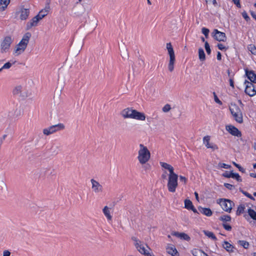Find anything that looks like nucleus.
I'll return each mask as SVG.
<instances>
[{"label":"nucleus","instance_id":"7ed1b4c3","mask_svg":"<svg viewBox=\"0 0 256 256\" xmlns=\"http://www.w3.org/2000/svg\"><path fill=\"white\" fill-rule=\"evenodd\" d=\"M166 48L170 56V62L168 65V70L172 72L174 70V64L175 62V55L173 48L170 42L166 44Z\"/></svg>","mask_w":256,"mask_h":256},{"label":"nucleus","instance_id":"09e8293b","mask_svg":"<svg viewBox=\"0 0 256 256\" xmlns=\"http://www.w3.org/2000/svg\"><path fill=\"white\" fill-rule=\"evenodd\" d=\"M170 106L169 104H166L162 108V111L164 112H166L170 111Z\"/></svg>","mask_w":256,"mask_h":256},{"label":"nucleus","instance_id":"39448f33","mask_svg":"<svg viewBox=\"0 0 256 256\" xmlns=\"http://www.w3.org/2000/svg\"><path fill=\"white\" fill-rule=\"evenodd\" d=\"M12 42L13 40L11 36H5L0 44V52L2 54L6 52Z\"/></svg>","mask_w":256,"mask_h":256},{"label":"nucleus","instance_id":"2eb2a0df","mask_svg":"<svg viewBox=\"0 0 256 256\" xmlns=\"http://www.w3.org/2000/svg\"><path fill=\"white\" fill-rule=\"evenodd\" d=\"M142 242L141 241H139L138 242H135L134 246L137 250L142 254H146L147 250L144 247Z\"/></svg>","mask_w":256,"mask_h":256},{"label":"nucleus","instance_id":"3c124183","mask_svg":"<svg viewBox=\"0 0 256 256\" xmlns=\"http://www.w3.org/2000/svg\"><path fill=\"white\" fill-rule=\"evenodd\" d=\"M222 226L224 228L228 231H230L232 230V226L226 223H223Z\"/></svg>","mask_w":256,"mask_h":256},{"label":"nucleus","instance_id":"0e129e2a","mask_svg":"<svg viewBox=\"0 0 256 256\" xmlns=\"http://www.w3.org/2000/svg\"><path fill=\"white\" fill-rule=\"evenodd\" d=\"M166 174H167V172L166 171H164V172L162 174V178L163 179V180H165V179H166Z\"/></svg>","mask_w":256,"mask_h":256},{"label":"nucleus","instance_id":"6ab92c4d","mask_svg":"<svg viewBox=\"0 0 256 256\" xmlns=\"http://www.w3.org/2000/svg\"><path fill=\"white\" fill-rule=\"evenodd\" d=\"M172 234L180 238V239L184 240L188 242L190 240V238L189 236L184 232H174Z\"/></svg>","mask_w":256,"mask_h":256},{"label":"nucleus","instance_id":"7c9ffc66","mask_svg":"<svg viewBox=\"0 0 256 256\" xmlns=\"http://www.w3.org/2000/svg\"><path fill=\"white\" fill-rule=\"evenodd\" d=\"M204 232L206 236L210 238H211L212 240H217L216 237L215 236V235L212 232L208 230H204Z\"/></svg>","mask_w":256,"mask_h":256},{"label":"nucleus","instance_id":"aec40b11","mask_svg":"<svg viewBox=\"0 0 256 256\" xmlns=\"http://www.w3.org/2000/svg\"><path fill=\"white\" fill-rule=\"evenodd\" d=\"M133 119L140 120H144L146 119L145 114L143 112H139L136 110L134 114L133 115Z\"/></svg>","mask_w":256,"mask_h":256},{"label":"nucleus","instance_id":"338daca9","mask_svg":"<svg viewBox=\"0 0 256 256\" xmlns=\"http://www.w3.org/2000/svg\"><path fill=\"white\" fill-rule=\"evenodd\" d=\"M216 58H217L218 60H222V54L220 52H218Z\"/></svg>","mask_w":256,"mask_h":256},{"label":"nucleus","instance_id":"473e14b6","mask_svg":"<svg viewBox=\"0 0 256 256\" xmlns=\"http://www.w3.org/2000/svg\"><path fill=\"white\" fill-rule=\"evenodd\" d=\"M248 213L251 218L253 220H256V212L254 210L249 208L248 210Z\"/></svg>","mask_w":256,"mask_h":256},{"label":"nucleus","instance_id":"37998d69","mask_svg":"<svg viewBox=\"0 0 256 256\" xmlns=\"http://www.w3.org/2000/svg\"><path fill=\"white\" fill-rule=\"evenodd\" d=\"M233 164L236 167L238 170L242 173H244L246 172V170L242 167L240 164H236L235 162H232Z\"/></svg>","mask_w":256,"mask_h":256},{"label":"nucleus","instance_id":"bf43d9fd","mask_svg":"<svg viewBox=\"0 0 256 256\" xmlns=\"http://www.w3.org/2000/svg\"><path fill=\"white\" fill-rule=\"evenodd\" d=\"M180 181L184 182V184H186L188 181L187 178L186 177L182 176H180Z\"/></svg>","mask_w":256,"mask_h":256},{"label":"nucleus","instance_id":"5701e85b","mask_svg":"<svg viewBox=\"0 0 256 256\" xmlns=\"http://www.w3.org/2000/svg\"><path fill=\"white\" fill-rule=\"evenodd\" d=\"M230 110L232 114L242 112L240 108L236 104H231V106L230 107Z\"/></svg>","mask_w":256,"mask_h":256},{"label":"nucleus","instance_id":"b1692460","mask_svg":"<svg viewBox=\"0 0 256 256\" xmlns=\"http://www.w3.org/2000/svg\"><path fill=\"white\" fill-rule=\"evenodd\" d=\"M32 36L31 33L30 32H26L23 36L22 40L20 42L24 44L26 46H28V44L29 42L30 39Z\"/></svg>","mask_w":256,"mask_h":256},{"label":"nucleus","instance_id":"20e7f679","mask_svg":"<svg viewBox=\"0 0 256 256\" xmlns=\"http://www.w3.org/2000/svg\"><path fill=\"white\" fill-rule=\"evenodd\" d=\"M218 204H219L223 210L228 212H230L234 203L231 200L226 198H220L217 200Z\"/></svg>","mask_w":256,"mask_h":256},{"label":"nucleus","instance_id":"a211bd4d","mask_svg":"<svg viewBox=\"0 0 256 256\" xmlns=\"http://www.w3.org/2000/svg\"><path fill=\"white\" fill-rule=\"evenodd\" d=\"M166 250L167 252L172 256H179V253L174 246H168L166 248Z\"/></svg>","mask_w":256,"mask_h":256},{"label":"nucleus","instance_id":"e2e57ef3","mask_svg":"<svg viewBox=\"0 0 256 256\" xmlns=\"http://www.w3.org/2000/svg\"><path fill=\"white\" fill-rule=\"evenodd\" d=\"M7 136V135L6 134H4L2 137L0 138V146H2V144L3 143V141L4 140V139L6 138V137Z\"/></svg>","mask_w":256,"mask_h":256},{"label":"nucleus","instance_id":"c9c22d12","mask_svg":"<svg viewBox=\"0 0 256 256\" xmlns=\"http://www.w3.org/2000/svg\"><path fill=\"white\" fill-rule=\"evenodd\" d=\"M22 88L21 86H18L15 87L13 90V94L14 95H18L21 94Z\"/></svg>","mask_w":256,"mask_h":256},{"label":"nucleus","instance_id":"4c0bfd02","mask_svg":"<svg viewBox=\"0 0 256 256\" xmlns=\"http://www.w3.org/2000/svg\"><path fill=\"white\" fill-rule=\"evenodd\" d=\"M248 50L251 52V53L253 54H256V47L254 44H250L248 46Z\"/></svg>","mask_w":256,"mask_h":256},{"label":"nucleus","instance_id":"a19ab883","mask_svg":"<svg viewBox=\"0 0 256 256\" xmlns=\"http://www.w3.org/2000/svg\"><path fill=\"white\" fill-rule=\"evenodd\" d=\"M204 48H205L206 53L208 54H210V52H211V50H210L209 44L208 43V42L207 41L205 42H204Z\"/></svg>","mask_w":256,"mask_h":256},{"label":"nucleus","instance_id":"a18cd8bd","mask_svg":"<svg viewBox=\"0 0 256 256\" xmlns=\"http://www.w3.org/2000/svg\"><path fill=\"white\" fill-rule=\"evenodd\" d=\"M202 33L204 35L206 38H208V34L210 30L208 28H202Z\"/></svg>","mask_w":256,"mask_h":256},{"label":"nucleus","instance_id":"f03ea898","mask_svg":"<svg viewBox=\"0 0 256 256\" xmlns=\"http://www.w3.org/2000/svg\"><path fill=\"white\" fill-rule=\"evenodd\" d=\"M178 175L174 172L169 174L168 182L167 184L168 190L170 192H174L178 186Z\"/></svg>","mask_w":256,"mask_h":256},{"label":"nucleus","instance_id":"052dcab7","mask_svg":"<svg viewBox=\"0 0 256 256\" xmlns=\"http://www.w3.org/2000/svg\"><path fill=\"white\" fill-rule=\"evenodd\" d=\"M206 2L207 3H212L214 5L216 6V0H206Z\"/></svg>","mask_w":256,"mask_h":256},{"label":"nucleus","instance_id":"c03bdc74","mask_svg":"<svg viewBox=\"0 0 256 256\" xmlns=\"http://www.w3.org/2000/svg\"><path fill=\"white\" fill-rule=\"evenodd\" d=\"M208 148H211L212 150H218V146H217V145L215 144H214L212 143H210L209 144V146L208 145V146H206Z\"/></svg>","mask_w":256,"mask_h":256},{"label":"nucleus","instance_id":"f257e3e1","mask_svg":"<svg viewBox=\"0 0 256 256\" xmlns=\"http://www.w3.org/2000/svg\"><path fill=\"white\" fill-rule=\"evenodd\" d=\"M138 159L142 164H146L150 158V153L147 147L142 144H140Z\"/></svg>","mask_w":256,"mask_h":256},{"label":"nucleus","instance_id":"412c9836","mask_svg":"<svg viewBox=\"0 0 256 256\" xmlns=\"http://www.w3.org/2000/svg\"><path fill=\"white\" fill-rule=\"evenodd\" d=\"M198 210L202 214L208 216H210L212 214V211L210 208H202L201 206H199L198 208Z\"/></svg>","mask_w":256,"mask_h":256},{"label":"nucleus","instance_id":"cd10ccee","mask_svg":"<svg viewBox=\"0 0 256 256\" xmlns=\"http://www.w3.org/2000/svg\"><path fill=\"white\" fill-rule=\"evenodd\" d=\"M10 0H0V11H4L7 8Z\"/></svg>","mask_w":256,"mask_h":256},{"label":"nucleus","instance_id":"393cba45","mask_svg":"<svg viewBox=\"0 0 256 256\" xmlns=\"http://www.w3.org/2000/svg\"><path fill=\"white\" fill-rule=\"evenodd\" d=\"M160 165L163 168L168 170L170 172V174L174 172V168L171 165L164 162H160Z\"/></svg>","mask_w":256,"mask_h":256},{"label":"nucleus","instance_id":"bb28decb","mask_svg":"<svg viewBox=\"0 0 256 256\" xmlns=\"http://www.w3.org/2000/svg\"><path fill=\"white\" fill-rule=\"evenodd\" d=\"M232 114L234 117V118L236 122L239 124H242L243 122V116L242 112Z\"/></svg>","mask_w":256,"mask_h":256},{"label":"nucleus","instance_id":"5fc2aeb1","mask_svg":"<svg viewBox=\"0 0 256 256\" xmlns=\"http://www.w3.org/2000/svg\"><path fill=\"white\" fill-rule=\"evenodd\" d=\"M242 16L244 18V20L246 22H248L250 20V18L248 15L247 13L246 12H242Z\"/></svg>","mask_w":256,"mask_h":256},{"label":"nucleus","instance_id":"f8f14e48","mask_svg":"<svg viewBox=\"0 0 256 256\" xmlns=\"http://www.w3.org/2000/svg\"><path fill=\"white\" fill-rule=\"evenodd\" d=\"M90 182L92 184V188L95 193L102 192V186L98 181L94 179H91Z\"/></svg>","mask_w":256,"mask_h":256},{"label":"nucleus","instance_id":"dca6fc26","mask_svg":"<svg viewBox=\"0 0 256 256\" xmlns=\"http://www.w3.org/2000/svg\"><path fill=\"white\" fill-rule=\"evenodd\" d=\"M26 47L27 46H26L24 44L20 42L16 46V48L14 50L15 53H17L18 55L21 54L24 51Z\"/></svg>","mask_w":256,"mask_h":256},{"label":"nucleus","instance_id":"864d4df0","mask_svg":"<svg viewBox=\"0 0 256 256\" xmlns=\"http://www.w3.org/2000/svg\"><path fill=\"white\" fill-rule=\"evenodd\" d=\"M224 186L230 190H232L234 188V185L228 183H224Z\"/></svg>","mask_w":256,"mask_h":256},{"label":"nucleus","instance_id":"e433bc0d","mask_svg":"<svg viewBox=\"0 0 256 256\" xmlns=\"http://www.w3.org/2000/svg\"><path fill=\"white\" fill-rule=\"evenodd\" d=\"M238 243L246 249L248 248L249 246V243L245 240H238Z\"/></svg>","mask_w":256,"mask_h":256},{"label":"nucleus","instance_id":"ddd939ff","mask_svg":"<svg viewBox=\"0 0 256 256\" xmlns=\"http://www.w3.org/2000/svg\"><path fill=\"white\" fill-rule=\"evenodd\" d=\"M246 74L250 80V82L256 83V74L253 70H249L248 69L245 70Z\"/></svg>","mask_w":256,"mask_h":256},{"label":"nucleus","instance_id":"603ef678","mask_svg":"<svg viewBox=\"0 0 256 256\" xmlns=\"http://www.w3.org/2000/svg\"><path fill=\"white\" fill-rule=\"evenodd\" d=\"M6 188V184L3 181L0 180V190H3Z\"/></svg>","mask_w":256,"mask_h":256},{"label":"nucleus","instance_id":"13d9d810","mask_svg":"<svg viewBox=\"0 0 256 256\" xmlns=\"http://www.w3.org/2000/svg\"><path fill=\"white\" fill-rule=\"evenodd\" d=\"M232 2L238 8H241V5L240 4V0H232Z\"/></svg>","mask_w":256,"mask_h":256},{"label":"nucleus","instance_id":"c85d7f7f","mask_svg":"<svg viewBox=\"0 0 256 256\" xmlns=\"http://www.w3.org/2000/svg\"><path fill=\"white\" fill-rule=\"evenodd\" d=\"M105 216L107 218L108 220H112V216L110 214V212L107 206H105L102 210Z\"/></svg>","mask_w":256,"mask_h":256},{"label":"nucleus","instance_id":"4d7b16f0","mask_svg":"<svg viewBox=\"0 0 256 256\" xmlns=\"http://www.w3.org/2000/svg\"><path fill=\"white\" fill-rule=\"evenodd\" d=\"M213 94H214V101L216 102L217 104H218L222 105V103L219 100V98H218V97L216 95V93L214 92Z\"/></svg>","mask_w":256,"mask_h":256},{"label":"nucleus","instance_id":"4be33fe9","mask_svg":"<svg viewBox=\"0 0 256 256\" xmlns=\"http://www.w3.org/2000/svg\"><path fill=\"white\" fill-rule=\"evenodd\" d=\"M194 256H208L206 252L201 250L194 248L191 250Z\"/></svg>","mask_w":256,"mask_h":256},{"label":"nucleus","instance_id":"69168bd1","mask_svg":"<svg viewBox=\"0 0 256 256\" xmlns=\"http://www.w3.org/2000/svg\"><path fill=\"white\" fill-rule=\"evenodd\" d=\"M230 86H232L233 88H234V82L232 78L230 79Z\"/></svg>","mask_w":256,"mask_h":256},{"label":"nucleus","instance_id":"2f4dec72","mask_svg":"<svg viewBox=\"0 0 256 256\" xmlns=\"http://www.w3.org/2000/svg\"><path fill=\"white\" fill-rule=\"evenodd\" d=\"M244 210H245L244 205L243 204H240L236 212V214L237 216L240 215L242 214H243L244 212Z\"/></svg>","mask_w":256,"mask_h":256},{"label":"nucleus","instance_id":"6e6d98bb","mask_svg":"<svg viewBox=\"0 0 256 256\" xmlns=\"http://www.w3.org/2000/svg\"><path fill=\"white\" fill-rule=\"evenodd\" d=\"M218 48L221 50H226L228 48L224 46L222 44H218L217 45Z\"/></svg>","mask_w":256,"mask_h":256},{"label":"nucleus","instance_id":"49530a36","mask_svg":"<svg viewBox=\"0 0 256 256\" xmlns=\"http://www.w3.org/2000/svg\"><path fill=\"white\" fill-rule=\"evenodd\" d=\"M232 171L230 172H229L228 171H226L224 173L222 174V176L224 177H225L226 178H232Z\"/></svg>","mask_w":256,"mask_h":256},{"label":"nucleus","instance_id":"680f3d73","mask_svg":"<svg viewBox=\"0 0 256 256\" xmlns=\"http://www.w3.org/2000/svg\"><path fill=\"white\" fill-rule=\"evenodd\" d=\"M10 252L8 250H6L4 252L3 256H10Z\"/></svg>","mask_w":256,"mask_h":256},{"label":"nucleus","instance_id":"79ce46f5","mask_svg":"<svg viewBox=\"0 0 256 256\" xmlns=\"http://www.w3.org/2000/svg\"><path fill=\"white\" fill-rule=\"evenodd\" d=\"M210 138V137L209 136H205L204 137L203 142H204V144L206 145V146H208V145L209 146Z\"/></svg>","mask_w":256,"mask_h":256},{"label":"nucleus","instance_id":"58836bf2","mask_svg":"<svg viewBox=\"0 0 256 256\" xmlns=\"http://www.w3.org/2000/svg\"><path fill=\"white\" fill-rule=\"evenodd\" d=\"M240 192L242 194H244L245 196L246 197L250 198V199L252 200H254V198L248 192L244 191L242 188H240L239 189Z\"/></svg>","mask_w":256,"mask_h":256},{"label":"nucleus","instance_id":"9d476101","mask_svg":"<svg viewBox=\"0 0 256 256\" xmlns=\"http://www.w3.org/2000/svg\"><path fill=\"white\" fill-rule=\"evenodd\" d=\"M136 110H134L132 108H128L123 110L121 112V115L124 118H133V115L134 114Z\"/></svg>","mask_w":256,"mask_h":256},{"label":"nucleus","instance_id":"4468645a","mask_svg":"<svg viewBox=\"0 0 256 256\" xmlns=\"http://www.w3.org/2000/svg\"><path fill=\"white\" fill-rule=\"evenodd\" d=\"M39 21L40 20L36 16H34L31 20L27 22L26 29L28 30L30 29L32 26H36Z\"/></svg>","mask_w":256,"mask_h":256},{"label":"nucleus","instance_id":"ea45409f","mask_svg":"<svg viewBox=\"0 0 256 256\" xmlns=\"http://www.w3.org/2000/svg\"><path fill=\"white\" fill-rule=\"evenodd\" d=\"M232 178H235L238 182H242V179L238 174L232 172Z\"/></svg>","mask_w":256,"mask_h":256},{"label":"nucleus","instance_id":"f3484780","mask_svg":"<svg viewBox=\"0 0 256 256\" xmlns=\"http://www.w3.org/2000/svg\"><path fill=\"white\" fill-rule=\"evenodd\" d=\"M50 8V6H48L44 9L42 10L36 16L40 20L48 14Z\"/></svg>","mask_w":256,"mask_h":256},{"label":"nucleus","instance_id":"9b49d317","mask_svg":"<svg viewBox=\"0 0 256 256\" xmlns=\"http://www.w3.org/2000/svg\"><path fill=\"white\" fill-rule=\"evenodd\" d=\"M16 13H20V18L22 20H26L28 18V16L30 14V10L29 8H26L24 6H21L20 10L18 12H16Z\"/></svg>","mask_w":256,"mask_h":256},{"label":"nucleus","instance_id":"8fccbe9b","mask_svg":"<svg viewBox=\"0 0 256 256\" xmlns=\"http://www.w3.org/2000/svg\"><path fill=\"white\" fill-rule=\"evenodd\" d=\"M12 65V64L10 62H6L5 64H4V65L2 66V68H0V69H2V70L3 69L10 68L11 67Z\"/></svg>","mask_w":256,"mask_h":256},{"label":"nucleus","instance_id":"de8ad7c7","mask_svg":"<svg viewBox=\"0 0 256 256\" xmlns=\"http://www.w3.org/2000/svg\"><path fill=\"white\" fill-rule=\"evenodd\" d=\"M218 166L220 168H226V169L230 168L231 167V166L230 165L226 164L224 163H222V162H220L218 164Z\"/></svg>","mask_w":256,"mask_h":256},{"label":"nucleus","instance_id":"1a4fd4ad","mask_svg":"<svg viewBox=\"0 0 256 256\" xmlns=\"http://www.w3.org/2000/svg\"><path fill=\"white\" fill-rule=\"evenodd\" d=\"M226 130L232 136L238 138L242 136V132L238 128L232 125H228L226 126Z\"/></svg>","mask_w":256,"mask_h":256},{"label":"nucleus","instance_id":"a878e982","mask_svg":"<svg viewBox=\"0 0 256 256\" xmlns=\"http://www.w3.org/2000/svg\"><path fill=\"white\" fill-rule=\"evenodd\" d=\"M224 244H222L223 248L228 252H234L233 248H234V246L230 244L227 241H224Z\"/></svg>","mask_w":256,"mask_h":256},{"label":"nucleus","instance_id":"6e6552de","mask_svg":"<svg viewBox=\"0 0 256 256\" xmlns=\"http://www.w3.org/2000/svg\"><path fill=\"white\" fill-rule=\"evenodd\" d=\"M212 36L218 42H226L227 38L226 34L214 29L212 33Z\"/></svg>","mask_w":256,"mask_h":256},{"label":"nucleus","instance_id":"423d86ee","mask_svg":"<svg viewBox=\"0 0 256 256\" xmlns=\"http://www.w3.org/2000/svg\"><path fill=\"white\" fill-rule=\"evenodd\" d=\"M65 126L63 124H57L53 125L43 130V133L44 134L48 136L58 131L62 130L64 128Z\"/></svg>","mask_w":256,"mask_h":256},{"label":"nucleus","instance_id":"774afa93","mask_svg":"<svg viewBox=\"0 0 256 256\" xmlns=\"http://www.w3.org/2000/svg\"><path fill=\"white\" fill-rule=\"evenodd\" d=\"M250 14L252 16L254 19L256 20V14L253 11H250Z\"/></svg>","mask_w":256,"mask_h":256},{"label":"nucleus","instance_id":"0eeeda50","mask_svg":"<svg viewBox=\"0 0 256 256\" xmlns=\"http://www.w3.org/2000/svg\"><path fill=\"white\" fill-rule=\"evenodd\" d=\"M244 84H246L245 93L250 96H253L256 94V90L253 83L245 80Z\"/></svg>","mask_w":256,"mask_h":256},{"label":"nucleus","instance_id":"c756f323","mask_svg":"<svg viewBox=\"0 0 256 256\" xmlns=\"http://www.w3.org/2000/svg\"><path fill=\"white\" fill-rule=\"evenodd\" d=\"M198 57L201 62H204L206 60V54L202 48H200L198 49Z\"/></svg>","mask_w":256,"mask_h":256},{"label":"nucleus","instance_id":"72a5a7b5","mask_svg":"<svg viewBox=\"0 0 256 256\" xmlns=\"http://www.w3.org/2000/svg\"><path fill=\"white\" fill-rule=\"evenodd\" d=\"M231 216L228 215H223L220 217L219 220L222 221L224 223H226L227 222L231 220Z\"/></svg>","mask_w":256,"mask_h":256},{"label":"nucleus","instance_id":"f704fd0d","mask_svg":"<svg viewBox=\"0 0 256 256\" xmlns=\"http://www.w3.org/2000/svg\"><path fill=\"white\" fill-rule=\"evenodd\" d=\"M191 200L188 199L184 200V208L188 210H190L193 206Z\"/></svg>","mask_w":256,"mask_h":256}]
</instances>
